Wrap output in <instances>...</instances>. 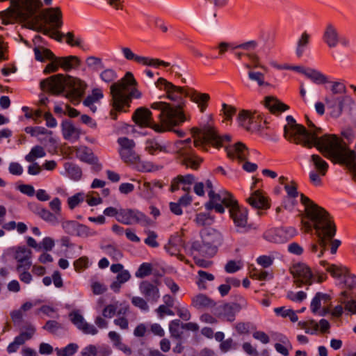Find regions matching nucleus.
<instances>
[{
	"instance_id": "9",
	"label": "nucleus",
	"mask_w": 356,
	"mask_h": 356,
	"mask_svg": "<svg viewBox=\"0 0 356 356\" xmlns=\"http://www.w3.org/2000/svg\"><path fill=\"white\" fill-rule=\"evenodd\" d=\"M156 87L159 90H164L166 92L167 97L174 102H177L176 105H171L172 108H176L179 106H181V111L184 113V108L186 107V101L185 97H187L188 86H177L172 83L168 81L163 77H160L155 83Z\"/></svg>"
},
{
	"instance_id": "4",
	"label": "nucleus",
	"mask_w": 356,
	"mask_h": 356,
	"mask_svg": "<svg viewBox=\"0 0 356 356\" xmlns=\"http://www.w3.org/2000/svg\"><path fill=\"white\" fill-rule=\"evenodd\" d=\"M322 154L333 164L346 166L356 181V152L337 135L325 144Z\"/></svg>"
},
{
	"instance_id": "15",
	"label": "nucleus",
	"mask_w": 356,
	"mask_h": 356,
	"mask_svg": "<svg viewBox=\"0 0 356 356\" xmlns=\"http://www.w3.org/2000/svg\"><path fill=\"white\" fill-rule=\"evenodd\" d=\"M297 234L296 229L293 227H273L264 233V238L271 243H284Z\"/></svg>"
},
{
	"instance_id": "62",
	"label": "nucleus",
	"mask_w": 356,
	"mask_h": 356,
	"mask_svg": "<svg viewBox=\"0 0 356 356\" xmlns=\"http://www.w3.org/2000/svg\"><path fill=\"white\" fill-rule=\"evenodd\" d=\"M341 282L348 289L356 288V275L350 273V270H348Z\"/></svg>"
},
{
	"instance_id": "36",
	"label": "nucleus",
	"mask_w": 356,
	"mask_h": 356,
	"mask_svg": "<svg viewBox=\"0 0 356 356\" xmlns=\"http://www.w3.org/2000/svg\"><path fill=\"white\" fill-rule=\"evenodd\" d=\"M145 145V151L151 155H155L160 152H168V146L155 138L147 139Z\"/></svg>"
},
{
	"instance_id": "25",
	"label": "nucleus",
	"mask_w": 356,
	"mask_h": 356,
	"mask_svg": "<svg viewBox=\"0 0 356 356\" xmlns=\"http://www.w3.org/2000/svg\"><path fill=\"white\" fill-rule=\"evenodd\" d=\"M187 95V97H189L193 102L197 105L201 113L205 112L211 99L209 94L200 92L193 88H190Z\"/></svg>"
},
{
	"instance_id": "43",
	"label": "nucleus",
	"mask_w": 356,
	"mask_h": 356,
	"mask_svg": "<svg viewBox=\"0 0 356 356\" xmlns=\"http://www.w3.org/2000/svg\"><path fill=\"white\" fill-rule=\"evenodd\" d=\"M7 257L9 259H13L17 261V269L19 273V279L22 281V247L19 246L17 248H13L8 250Z\"/></svg>"
},
{
	"instance_id": "38",
	"label": "nucleus",
	"mask_w": 356,
	"mask_h": 356,
	"mask_svg": "<svg viewBox=\"0 0 356 356\" xmlns=\"http://www.w3.org/2000/svg\"><path fill=\"white\" fill-rule=\"evenodd\" d=\"M323 41L330 48L337 47L339 42V35L336 28L332 24L327 25L323 35Z\"/></svg>"
},
{
	"instance_id": "49",
	"label": "nucleus",
	"mask_w": 356,
	"mask_h": 356,
	"mask_svg": "<svg viewBox=\"0 0 356 356\" xmlns=\"http://www.w3.org/2000/svg\"><path fill=\"white\" fill-rule=\"evenodd\" d=\"M197 275L198 278L196 280V284L200 290H206L207 289L206 281H213L215 279V277L212 273L202 270H198Z\"/></svg>"
},
{
	"instance_id": "50",
	"label": "nucleus",
	"mask_w": 356,
	"mask_h": 356,
	"mask_svg": "<svg viewBox=\"0 0 356 356\" xmlns=\"http://www.w3.org/2000/svg\"><path fill=\"white\" fill-rule=\"evenodd\" d=\"M65 170L68 175V177L74 180L79 181L82 177L81 168L76 164L72 163H67L65 165Z\"/></svg>"
},
{
	"instance_id": "41",
	"label": "nucleus",
	"mask_w": 356,
	"mask_h": 356,
	"mask_svg": "<svg viewBox=\"0 0 356 356\" xmlns=\"http://www.w3.org/2000/svg\"><path fill=\"white\" fill-rule=\"evenodd\" d=\"M251 50H244L242 49H233L232 52L234 56L238 60H249L251 65L257 67L259 65V57L254 53L250 52Z\"/></svg>"
},
{
	"instance_id": "34",
	"label": "nucleus",
	"mask_w": 356,
	"mask_h": 356,
	"mask_svg": "<svg viewBox=\"0 0 356 356\" xmlns=\"http://www.w3.org/2000/svg\"><path fill=\"white\" fill-rule=\"evenodd\" d=\"M258 118H261V120H263L264 115L258 113L257 112H254V113H252L250 111L248 110H242L239 112L238 117H237V121L240 126L243 127L247 130H249L251 129V124L252 123V120L255 118V115Z\"/></svg>"
},
{
	"instance_id": "30",
	"label": "nucleus",
	"mask_w": 356,
	"mask_h": 356,
	"mask_svg": "<svg viewBox=\"0 0 356 356\" xmlns=\"http://www.w3.org/2000/svg\"><path fill=\"white\" fill-rule=\"evenodd\" d=\"M257 47V42L255 40H250L246 42H243L238 44H234L233 43H228L222 42H220L218 46L216 47V49H219V54L222 55L228 49H242L244 50H254Z\"/></svg>"
},
{
	"instance_id": "14",
	"label": "nucleus",
	"mask_w": 356,
	"mask_h": 356,
	"mask_svg": "<svg viewBox=\"0 0 356 356\" xmlns=\"http://www.w3.org/2000/svg\"><path fill=\"white\" fill-rule=\"evenodd\" d=\"M209 201L206 203V209L207 210H215L216 213H224L225 208H227L226 202L231 204L235 199L233 195L227 191H223L217 193L215 191H208Z\"/></svg>"
},
{
	"instance_id": "48",
	"label": "nucleus",
	"mask_w": 356,
	"mask_h": 356,
	"mask_svg": "<svg viewBox=\"0 0 356 356\" xmlns=\"http://www.w3.org/2000/svg\"><path fill=\"white\" fill-rule=\"evenodd\" d=\"M305 75L316 84H323L327 82L326 76L314 69L307 68Z\"/></svg>"
},
{
	"instance_id": "44",
	"label": "nucleus",
	"mask_w": 356,
	"mask_h": 356,
	"mask_svg": "<svg viewBox=\"0 0 356 356\" xmlns=\"http://www.w3.org/2000/svg\"><path fill=\"white\" fill-rule=\"evenodd\" d=\"M63 37H65V42L70 47H77L85 51L90 50V46L85 44L81 37L75 38L73 32H67Z\"/></svg>"
},
{
	"instance_id": "53",
	"label": "nucleus",
	"mask_w": 356,
	"mask_h": 356,
	"mask_svg": "<svg viewBox=\"0 0 356 356\" xmlns=\"http://www.w3.org/2000/svg\"><path fill=\"white\" fill-rule=\"evenodd\" d=\"M24 131L31 134L32 136L38 137L41 135L49 136L52 134V131L42 127H26L24 128Z\"/></svg>"
},
{
	"instance_id": "21",
	"label": "nucleus",
	"mask_w": 356,
	"mask_h": 356,
	"mask_svg": "<svg viewBox=\"0 0 356 356\" xmlns=\"http://www.w3.org/2000/svg\"><path fill=\"white\" fill-rule=\"evenodd\" d=\"M117 220L124 225L141 224L146 221V216L137 210L120 209Z\"/></svg>"
},
{
	"instance_id": "2",
	"label": "nucleus",
	"mask_w": 356,
	"mask_h": 356,
	"mask_svg": "<svg viewBox=\"0 0 356 356\" xmlns=\"http://www.w3.org/2000/svg\"><path fill=\"white\" fill-rule=\"evenodd\" d=\"M63 25V13L60 7L41 10L27 22L26 28L41 33L58 42H62L64 33L59 31Z\"/></svg>"
},
{
	"instance_id": "46",
	"label": "nucleus",
	"mask_w": 356,
	"mask_h": 356,
	"mask_svg": "<svg viewBox=\"0 0 356 356\" xmlns=\"http://www.w3.org/2000/svg\"><path fill=\"white\" fill-rule=\"evenodd\" d=\"M310 35L307 31H304L298 39L296 49V54L298 58H301L306 51L310 42Z\"/></svg>"
},
{
	"instance_id": "27",
	"label": "nucleus",
	"mask_w": 356,
	"mask_h": 356,
	"mask_svg": "<svg viewBox=\"0 0 356 356\" xmlns=\"http://www.w3.org/2000/svg\"><path fill=\"white\" fill-rule=\"evenodd\" d=\"M42 7L41 0H24V28H26L27 22L37 15Z\"/></svg>"
},
{
	"instance_id": "57",
	"label": "nucleus",
	"mask_w": 356,
	"mask_h": 356,
	"mask_svg": "<svg viewBox=\"0 0 356 356\" xmlns=\"http://www.w3.org/2000/svg\"><path fill=\"white\" fill-rule=\"evenodd\" d=\"M220 112L224 117V120L229 122L232 120L233 117L236 115V108L234 106L223 103Z\"/></svg>"
},
{
	"instance_id": "22",
	"label": "nucleus",
	"mask_w": 356,
	"mask_h": 356,
	"mask_svg": "<svg viewBox=\"0 0 356 356\" xmlns=\"http://www.w3.org/2000/svg\"><path fill=\"white\" fill-rule=\"evenodd\" d=\"M247 202L252 208L261 210H267L271 205L270 199L261 190L254 191Z\"/></svg>"
},
{
	"instance_id": "23",
	"label": "nucleus",
	"mask_w": 356,
	"mask_h": 356,
	"mask_svg": "<svg viewBox=\"0 0 356 356\" xmlns=\"http://www.w3.org/2000/svg\"><path fill=\"white\" fill-rule=\"evenodd\" d=\"M195 181V176L192 174L179 175L171 181L170 191L174 193L180 188L185 192H190L191 186Z\"/></svg>"
},
{
	"instance_id": "32",
	"label": "nucleus",
	"mask_w": 356,
	"mask_h": 356,
	"mask_svg": "<svg viewBox=\"0 0 356 356\" xmlns=\"http://www.w3.org/2000/svg\"><path fill=\"white\" fill-rule=\"evenodd\" d=\"M320 265L325 268V270L330 275L337 280H341L348 272V268L342 265L330 264L325 260L320 261Z\"/></svg>"
},
{
	"instance_id": "18",
	"label": "nucleus",
	"mask_w": 356,
	"mask_h": 356,
	"mask_svg": "<svg viewBox=\"0 0 356 356\" xmlns=\"http://www.w3.org/2000/svg\"><path fill=\"white\" fill-rule=\"evenodd\" d=\"M122 52L124 57L128 60H134L138 64L143 65L150 66L154 68H159L161 66L168 67L170 63L159 58L145 57L135 54L130 48L122 47Z\"/></svg>"
},
{
	"instance_id": "8",
	"label": "nucleus",
	"mask_w": 356,
	"mask_h": 356,
	"mask_svg": "<svg viewBox=\"0 0 356 356\" xmlns=\"http://www.w3.org/2000/svg\"><path fill=\"white\" fill-rule=\"evenodd\" d=\"M201 241H195L191 244V250L202 256L213 257L220 245V235L215 230L205 229L201 232Z\"/></svg>"
},
{
	"instance_id": "35",
	"label": "nucleus",
	"mask_w": 356,
	"mask_h": 356,
	"mask_svg": "<svg viewBox=\"0 0 356 356\" xmlns=\"http://www.w3.org/2000/svg\"><path fill=\"white\" fill-rule=\"evenodd\" d=\"M305 328L306 332L311 334H314L320 328V331L322 333H326L330 328V323L327 320L322 318L319 321V323H317L315 321L311 320L309 322H305Z\"/></svg>"
},
{
	"instance_id": "24",
	"label": "nucleus",
	"mask_w": 356,
	"mask_h": 356,
	"mask_svg": "<svg viewBox=\"0 0 356 356\" xmlns=\"http://www.w3.org/2000/svg\"><path fill=\"white\" fill-rule=\"evenodd\" d=\"M225 152L229 159L237 160L239 163L248 159V148L241 142H238L234 145L226 147Z\"/></svg>"
},
{
	"instance_id": "3",
	"label": "nucleus",
	"mask_w": 356,
	"mask_h": 356,
	"mask_svg": "<svg viewBox=\"0 0 356 356\" xmlns=\"http://www.w3.org/2000/svg\"><path fill=\"white\" fill-rule=\"evenodd\" d=\"M287 125L284 126V136L290 142L300 145L303 147L310 149L316 147L322 154L324 151L325 144L333 140L336 134H325L320 137L315 131H309L305 127L297 124L291 115L286 117Z\"/></svg>"
},
{
	"instance_id": "39",
	"label": "nucleus",
	"mask_w": 356,
	"mask_h": 356,
	"mask_svg": "<svg viewBox=\"0 0 356 356\" xmlns=\"http://www.w3.org/2000/svg\"><path fill=\"white\" fill-rule=\"evenodd\" d=\"M58 61L61 69L65 72H70L74 68L79 67L81 59L76 56H67L58 57Z\"/></svg>"
},
{
	"instance_id": "20",
	"label": "nucleus",
	"mask_w": 356,
	"mask_h": 356,
	"mask_svg": "<svg viewBox=\"0 0 356 356\" xmlns=\"http://www.w3.org/2000/svg\"><path fill=\"white\" fill-rule=\"evenodd\" d=\"M236 300L238 302L225 303L222 306L221 315L227 321L233 322L235 320L236 314L248 306L246 298L241 295L237 296Z\"/></svg>"
},
{
	"instance_id": "63",
	"label": "nucleus",
	"mask_w": 356,
	"mask_h": 356,
	"mask_svg": "<svg viewBox=\"0 0 356 356\" xmlns=\"http://www.w3.org/2000/svg\"><path fill=\"white\" fill-rule=\"evenodd\" d=\"M238 348V344L236 343L232 338H228L224 340L220 344V350L223 353H227L230 350H236Z\"/></svg>"
},
{
	"instance_id": "16",
	"label": "nucleus",
	"mask_w": 356,
	"mask_h": 356,
	"mask_svg": "<svg viewBox=\"0 0 356 356\" xmlns=\"http://www.w3.org/2000/svg\"><path fill=\"white\" fill-rule=\"evenodd\" d=\"M2 24L22 23V0H11L9 8L0 12Z\"/></svg>"
},
{
	"instance_id": "52",
	"label": "nucleus",
	"mask_w": 356,
	"mask_h": 356,
	"mask_svg": "<svg viewBox=\"0 0 356 356\" xmlns=\"http://www.w3.org/2000/svg\"><path fill=\"white\" fill-rule=\"evenodd\" d=\"M78 349L79 346L76 343H70L62 348H56L55 351L58 356H73Z\"/></svg>"
},
{
	"instance_id": "37",
	"label": "nucleus",
	"mask_w": 356,
	"mask_h": 356,
	"mask_svg": "<svg viewBox=\"0 0 356 356\" xmlns=\"http://www.w3.org/2000/svg\"><path fill=\"white\" fill-rule=\"evenodd\" d=\"M77 158L82 162L90 165H97L98 158L94 154L92 150L86 147L83 146L76 149Z\"/></svg>"
},
{
	"instance_id": "54",
	"label": "nucleus",
	"mask_w": 356,
	"mask_h": 356,
	"mask_svg": "<svg viewBox=\"0 0 356 356\" xmlns=\"http://www.w3.org/2000/svg\"><path fill=\"white\" fill-rule=\"evenodd\" d=\"M46 154L42 147L36 145L33 147L31 152L26 155L25 159L29 162H33L36 159L42 158Z\"/></svg>"
},
{
	"instance_id": "55",
	"label": "nucleus",
	"mask_w": 356,
	"mask_h": 356,
	"mask_svg": "<svg viewBox=\"0 0 356 356\" xmlns=\"http://www.w3.org/2000/svg\"><path fill=\"white\" fill-rule=\"evenodd\" d=\"M195 222L197 226L204 227L211 225L213 222V218L209 213L200 212L196 214Z\"/></svg>"
},
{
	"instance_id": "33",
	"label": "nucleus",
	"mask_w": 356,
	"mask_h": 356,
	"mask_svg": "<svg viewBox=\"0 0 356 356\" xmlns=\"http://www.w3.org/2000/svg\"><path fill=\"white\" fill-rule=\"evenodd\" d=\"M265 106L274 115H278L289 109V106L274 97H265Z\"/></svg>"
},
{
	"instance_id": "12",
	"label": "nucleus",
	"mask_w": 356,
	"mask_h": 356,
	"mask_svg": "<svg viewBox=\"0 0 356 356\" xmlns=\"http://www.w3.org/2000/svg\"><path fill=\"white\" fill-rule=\"evenodd\" d=\"M201 134L202 137L194 140V147L204 150H207V148L210 146L217 149L222 147L224 138L218 135L213 127H204L201 130Z\"/></svg>"
},
{
	"instance_id": "51",
	"label": "nucleus",
	"mask_w": 356,
	"mask_h": 356,
	"mask_svg": "<svg viewBox=\"0 0 356 356\" xmlns=\"http://www.w3.org/2000/svg\"><path fill=\"white\" fill-rule=\"evenodd\" d=\"M33 50L35 60L40 62L49 60L55 57V54L49 49L44 48L41 51L38 47H35Z\"/></svg>"
},
{
	"instance_id": "10",
	"label": "nucleus",
	"mask_w": 356,
	"mask_h": 356,
	"mask_svg": "<svg viewBox=\"0 0 356 356\" xmlns=\"http://www.w3.org/2000/svg\"><path fill=\"white\" fill-rule=\"evenodd\" d=\"M192 140L187 138L184 140H177L175 146L177 153L182 157L181 164L186 168H191L196 170L200 168L203 162V159L196 154L195 150L191 147Z\"/></svg>"
},
{
	"instance_id": "61",
	"label": "nucleus",
	"mask_w": 356,
	"mask_h": 356,
	"mask_svg": "<svg viewBox=\"0 0 356 356\" xmlns=\"http://www.w3.org/2000/svg\"><path fill=\"white\" fill-rule=\"evenodd\" d=\"M152 266L149 263L144 262L140 265L138 270L136 272V277L143 278L152 274Z\"/></svg>"
},
{
	"instance_id": "7",
	"label": "nucleus",
	"mask_w": 356,
	"mask_h": 356,
	"mask_svg": "<svg viewBox=\"0 0 356 356\" xmlns=\"http://www.w3.org/2000/svg\"><path fill=\"white\" fill-rule=\"evenodd\" d=\"M226 204L229 218L233 221L238 233L246 234L252 229H256L253 223L248 222V209L246 207L241 206L236 199L231 204L229 202Z\"/></svg>"
},
{
	"instance_id": "6",
	"label": "nucleus",
	"mask_w": 356,
	"mask_h": 356,
	"mask_svg": "<svg viewBox=\"0 0 356 356\" xmlns=\"http://www.w3.org/2000/svg\"><path fill=\"white\" fill-rule=\"evenodd\" d=\"M117 142L120 146L119 154L124 163L134 165L140 172L152 171V164L142 161L140 156L134 150L136 144L134 140L127 137H120Z\"/></svg>"
},
{
	"instance_id": "29",
	"label": "nucleus",
	"mask_w": 356,
	"mask_h": 356,
	"mask_svg": "<svg viewBox=\"0 0 356 356\" xmlns=\"http://www.w3.org/2000/svg\"><path fill=\"white\" fill-rule=\"evenodd\" d=\"M152 119V113L145 107L138 108L132 115L133 121L140 127L149 126V122Z\"/></svg>"
},
{
	"instance_id": "58",
	"label": "nucleus",
	"mask_w": 356,
	"mask_h": 356,
	"mask_svg": "<svg viewBox=\"0 0 356 356\" xmlns=\"http://www.w3.org/2000/svg\"><path fill=\"white\" fill-rule=\"evenodd\" d=\"M86 63L89 68L95 72L103 69L104 67L102 58L92 56L86 58Z\"/></svg>"
},
{
	"instance_id": "17",
	"label": "nucleus",
	"mask_w": 356,
	"mask_h": 356,
	"mask_svg": "<svg viewBox=\"0 0 356 356\" xmlns=\"http://www.w3.org/2000/svg\"><path fill=\"white\" fill-rule=\"evenodd\" d=\"M291 273L294 282L298 287L311 285L313 283L314 275L311 268L304 263H297L291 268Z\"/></svg>"
},
{
	"instance_id": "42",
	"label": "nucleus",
	"mask_w": 356,
	"mask_h": 356,
	"mask_svg": "<svg viewBox=\"0 0 356 356\" xmlns=\"http://www.w3.org/2000/svg\"><path fill=\"white\" fill-rule=\"evenodd\" d=\"M317 236L318 237V241L312 243L309 249L312 253L316 254L318 257H321L327 250V245L332 239H330L328 237L323 235Z\"/></svg>"
},
{
	"instance_id": "28",
	"label": "nucleus",
	"mask_w": 356,
	"mask_h": 356,
	"mask_svg": "<svg viewBox=\"0 0 356 356\" xmlns=\"http://www.w3.org/2000/svg\"><path fill=\"white\" fill-rule=\"evenodd\" d=\"M61 131L64 139L74 142L79 139L81 130L76 128L70 120H63L61 122Z\"/></svg>"
},
{
	"instance_id": "31",
	"label": "nucleus",
	"mask_w": 356,
	"mask_h": 356,
	"mask_svg": "<svg viewBox=\"0 0 356 356\" xmlns=\"http://www.w3.org/2000/svg\"><path fill=\"white\" fill-rule=\"evenodd\" d=\"M191 305L197 309H211L216 307V302L207 295L199 293L192 298Z\"/></svg>"
},
{
	"instance_id": "45",
	"label": "nucleus",
	"mask_w": 356,
	"mask_h": 356,
	"mask_svg": "<svg viewBox=\"0 0 356 356\" xmlns=\"http://www.w3.org/2000/svg\"><path fill=\"white\" fill-rule=\"evenodd\" d=\"M86 88V84L84 81L80 79H75L73 81V86L68 92V95L73 99H79L83 95Z\"/></svg>"
},
{
	"instance_id": "64",
	"label": "nucleus",
	"mask_w": 356,
	"mask_h": 356,
	"mask_svg": "<svg viewBox=\"0 0 356 356\" xmlns=\"http://www.w3.org/2000/svg\"><path fill=\"white\" fill-rule=\"evenodd\" d=\"M100 78L106 83H111L117 79V74L113 69H106L101 72Z\"/></svg>"
},
{
	"instance_id": "40",
	"label": "nucleus",
	"mask_w": 356,
	"mask_h": 356,
	"mask_svg": "<svg viewBox=\"0 0 356 356\" xmlns=\"http://www.w3.org/2000/svg\"><path fill=\"white\" fill-rule=\"evenodd\" d=\"M182 248V240L178 235L171 236L168 242L165 245V250L172 256H177L180 254Z\"/></svg>"
},
{
	"instance_id": "19",
	"label": "nucleus",
	"mask_w": 356,
	"mask_h": 356,
	"mask_svg": "<svg viewBox=\"0 0 356 356\" xmlns=\"http://www.w3.org/2000/svg\"><path fill=\"white\" fill-rule=\"evenodd\" d=\"M65 81L64 75L57 74L41 81L40 86L42 90L58 95L64 91Z\"/></svg>"
},
{
	"instance_id": "60",
	"label": "nucleus",
	"mask_w": 356,
	"mask_h": 356,
	"mask_svg": "<svg viewBox=\"0 0 356 356\" xmlns=\"http://www.w3.org/2000/svg\"><path fill=\"white\" fill-rule=\"evenodd\" d=\"M131 277L130 273L127 270H122L117 275V281L111 284V288L115 291V288H120V284L127 282Z\"/></svg>"
},
{
	"instance_id": "59",
	"label": "nucleus",
	"mask_w": 356,
	"mask_h": 356,
	"mask_svg": "<svg viewBox=\"0 0 356 356\" xmlns=\"http://www.w3.org/2000/svg\"><path fill=\"white\" fill-rule=\"evenodd\" d=\"M113 84L122 85L123 86V91L124 92L129 86H135L136 84V81L133 74L130 72H127L121 80L114 83Z\"/></svg>"
},
{
	"instance_id": "26",
	"label": "nucleus",
	"mask_w": 356,
	"mask_h": 356,
	"mask_svg": "<svg viewBox=\"0 0 356 356\" xmlns=\"http://www.w3.org/2000/svg\"><path fill=\"white\" fill-rule=\"evenodd\" d=\"M139 290L147 301L149 302H157L160 297L159 288L149 281H142L139 284Z\"/></svg>"
},
{
	"instance_id": "56",
	"label": "nucleus",
	"mask_w": 356,
	"mask_h": 356,
	"mask_svg": "<svg viewBox=\"0 0 356 356\" xmlns=\"http://www.w3.org/2000/svg\"><path fill=\"white\" fill-rule=\"evenodd\" d=\"M97 232L91 229L88 226L77 222L75 236L86 238L88 236H95Z\"/></svg>"
},
{
	"instance_id": "13",
	"label": "nucleus",
	"mask_w": 356,
	"mask_h": 356,
	"mask_svg": "<svg viewBox=\"0 0 356 356\" xmlns=\"http://www.w3.org/2000/svg\"><path fill=\"white\" fill-rule=\"evenodd\" d=\"M112 96V107L118 113H127L132 102L134 92L126 95L123 91V86L120 84H112L110 88Z\"/></svg>"
},
{
	"instance_id": "5",
	"label": "nucleus",
	"mask_w": 356,
	"mask_h": 356,
	"mask_svg": "<svg viewBox=\"0 0 356 356\" xmlns=\"http://www.w3.org/2000/svg\"><path fill=\"white\" fill-rule=\"evenodd\" d=\"M151 108L160 111L159 115L160 122H156L152 118L149 122V126L147 127L155 132L164 133L172 131L173 127L182 124L186 120V115L181 111V106L175 108L170 103L156 102L151 104Z\"/></svg>"
},
{
	"instance_id": "47",
	"label": "nucleus",
	"mask_w": 356,
	"mask_h": 356,
	"mask_svg": "<svg viewBox=\"0 0 356 356\" xmlns=\"http://www.w3.org/2000/svg\"><path fill=\"white\" fill-rule=\"evenodd\" d=\"M311 161L316 170L321 176H325L328 170L329 165L321 156L318 154H312Z\"/></svg>"
},
{
	"instance_id": "11",
	"label": "nucleus",
	"mask_w": 356,
	"mask_h": 356,
	"mask_svg": "<svg viewBox=\"0 0 356 356\" xmlns=\"http://www.w3.org/2000/svg\"><path fill=\"white\" fill-rule=\"evenodd\" d=\"M331 91L332 95L330 97H326L325 100L328 106L334 109L333 112H336V115L339 116L343 111L346 101L350 99V97L344 95L346 92V88L342 82H332Z\"/></svg>"
},
{
	"instance_id": "1",
	"label": "nucleus",
	"mask_w": 356,
	"mask_h": 356,
	"mask_svg": "<svg viewBox=\"0 0 356 356\" xmlns=\"http://www.w3.org/2000/svg\"><path fill=\"white\" fill-rule=\"evenodd\" d=\"M300 203L305 207V216L308 221L304 222L307 232L313 229L317 236H325L330 239L335 236L337 228L332 217L323 207L318 205L305 194H300Z\"/></svg>"
}]
</instances>
